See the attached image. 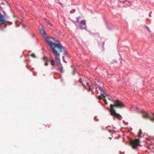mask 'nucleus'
I'll use <instances>...</instances> for the list:
<instances>
[{"instance_id": "obj_1", "label": "nucleus", "mask_w": 154, "mask_h": 154, "mask_svg": "<svg viewBox=\"0 0 154 154\" xmlns=\"http://www.w3.org/2000/svg\"><path fill=\"white\" fill-rule=\"evenodd\" d=\"M45 40L46 42L52 49V52L55 56L56 60L60 61L59 52L62 51L63 48V46L60 44L58 40H57V43L54 45V39L53 38L46 37Z\"/></svg>"}, {"instance_id": "obj_2", "label": "nucleus", "mask_w": 154, "mask_h": 154, "mask_svg": "<svg viewBox=\"0 0 154 154\" xmlns=\"http://www.w3.org/2000/svg\"><path fill=\"white\" fill-rule=\"evenodd\" d=\"M113 103L111 104L110 105V109L109 112L110 115L116 117L118 119H121V116L118 113H116L115 108H124L125 106V105L123 103L119 100H116L113 101Z\"/></svg>"}, {"instance_id": "obj_3", "label": "nucleus", "mask_w": 154, "mask_h": 154, "mask_svg": "<svg viewBox=\"0 0 154 154\" xmlns=\"http://www.w3.org/2000/svg\"><path fill=\"white\" fill-rule=\"evenodd\" d=\"M141 112L142 114V116L145 119H148L154 122V113H152L153 117L150 118L149 117V114L145 111H141Z\"/></svg>"}, {"instance_id": "obj_4", "label": "nucleus", "mask_w": 154, "mask_h": 154, "mask_svg": "<svg viewBox=\"0 0 154 154\" xmlns=\"http://www.w3.org/2000/svg\"><path fill=\"white\" fill-rule=\"evenodd\" d=\"M140 142L139 139L131 140L130 143L131 146L133 149L136 148L139 145Z\"/></svg>"}, {"instance_id": "obj_5", "label": "nucleus", "mask_w": 154, "mask_h": 154, "mask_svg": "<svg viewBox=\"0 0 154 154\" xmlns=\"http://www.w3.org/2000/svg\"><path fill=\"white\" fill-rule=\"evenodd\" d=\"M89 88L90 91H92L93 89L95 88L96 91H100L101 92H104L103 91V89L98 85H92L91 86L89 87Z\"/></svg>"}, {"instance_id": "obj_6", "label": "nucleus", "mask_w": 154, "mask_h": 154, "mask_svg": "<svg viewBox=\"0 0 154 154\" xmlns=\"http://www.w3.org/2000/svg\"><path fill=\"white\" fill-rule=\"evenodd\" d=\"M88 78L86 77L81 78L80 79L79 81L82 83V85L84 87H85V85L84 84V83L85 84H86L87 85H88V83L87 82L88 80Z\"/></svg>"}, {"instance_id": "obj_7", "label": "nucleus", "mask_w": 154, "mask_h": 154, "mask_svg": "<svg viewBox=\"0 0 154 154\" xmlns=\"http://www.w3.org/2000/svg\"><path fill=\"white\" fill-rule=\"evenodd\" d=\"M6 20L4 18L3 16L0 13V23L6 22Z\"/></svg>"}, {"instance_id": "obj_8", "label": "nucleus", "mask_w": 154, "mask_h": 154, "mask_svg": "<svg viewBox=\"0 0 154 154\" xmlns=\"http://www.w3.org/2000/svg\"><path fill=\"white\" fill-rule=\"evenodd\" d=\"M101 95L99 96L98 97V99L99 100H101V99H104L105 97V93L104 92H102L100 93Z\"/></svg>"}, {"instance_id": "obj_9", "label": "nucleus", "mask_w": 154, "mask_h": 154, "mask_svg": "<svg viewBox=\"0 0 154 154\" xmlns=\"http://www.w3.org/2000/svg\"><path fill=\"white\" fill-rule=\"evenodd\" d=\"M44 20L50 26H53L52 24L51 23L49 20L45 18H44Z\"/></svg>"}, {"instance_id": "obj_10", "label": "nucleus", "mask_w": 154, "mask_h": 154, "mask_svg": "<svg viewBox=\"0 0 154 154\" xmlns=\"http://www.w3.org/2000/svg\"><path fill=\"white\" fill-rule=\"evenodd\" d=\"M40 32L42 33V35H43L44 36H46V33L45 32L44 30H43V29H41L40 30Z\"/></svg>"}, {"instance_id": "obj_11", "label": "nucleus", "mask_w": 154, "mask_h": 154, "mask_svg": "<svg viewBox=\"0 0 154 154\" xmlns=\"http://www.w3.org/2000/svg\"><path fill=\"white\" fill-rule=\"evenodd\" d=\"M59 64L60 65V66L59 67V69L60 70V71L62 72L63 71V67L61 65V64L60 63V61H59Z\"/></svg>"}, {"instance_id": "obj_12", "label": "nucleus", "mask_w": 154, "mask_h": 154, "mask_svg": "<svg viewBox=\"0 0 154 154\" xmlns=\"http://www.w3.org/2000/svg\"><path fill=\"white\" fill-rule=\"evenodd\" d=\"M80 23L83 25H86V21L84 20H82L80 22Z\"/></svg>"}, {"instance_id": "obj_13", "label": "nucleus", "mask_w": 154, "mask_h": 154, "mask_svg": "<svg viewBox=\"0 0 154 154\" xmlns=\"http://www.w3.org/2000/svg\"><path fill=\"white\" fill-rule=\"evenodd\" d=\"M142 134V132L141 130H140L139 132L138 133V136L139 137H140L141 136Z\"/></svg>"}, {"instance_id": "obj_14", "label": "nucleus", "mask_w": 154, "mask_h": 154, "mask_svg": "<svg viewBox=\"0 0 154 154\" xmlns=\"http://www.w3.org/2000/svg\"><path fill=\"white\" fill-rule=\"evenodd\" d=\"M51 64L52 65L54 66L55 65V61L53 60H52L51 61Z\"/></svg>"}, {"instance_id": "obj_15", "label": "nucleus", "mask_w": 154, "mask_h": 154, "mask_svg": "<svg viewBox=\"0 0 154 154\" xmlns=\"http://www.w3.org/2000/svg\"><path fill=\"white\" fill-rule=\"evenodd\" d=\"M145 27L146 28V29L147 30L148 32L149 33L152 32V31L150 30L149 28L147 26H145Z\"/></svg>"}, {"instance_id": "obj_16", "label": "nucleus", "mask_w": 154, "mask_h": 154, "mask_svg": "<svg viewBox=\"0 0 154 154\" xmlns=\"http://www.w3.org/2000/svg\"><path fill=\"white\" fill-rule=\"evenodd\" d=\"M29 56L34 58H35L36 57V56L35 54L33 53L31 54L30 55H29Z\"/></svg>"}, {"instance_id": "obj_17", "label": "nucleus", "mask_w": 154, "mask_h": 154, "mask_svg": "<svg viewBox=\"0 0 154 154\" xmlns=\"http://www.w3.org/2000/svg\"><path fill=\"white\" fill-rule=\"evenodd\" d=\"M48 65V61H46L44 63V65L45 66H47Z\"/></svg>"}, {"instance_id": "obj_18", "label": "nucleus", "mask_w": 154, "mask_h": 154, "mask_svg": "<svg viewBox=\"0 0 154 154\" xmlns=\"http://www.w3.org/2000/svg\"><path fill=\"white\" fill-rule=\"evenodd\" d=\"M63 54L66 55L67 54V52L66 51H64L63 52Z\"/></svg>"}, {"instance_id": "obj_19", "label": "nucleus", "mask_w": 154, "mask_h": 154, "mask_svg": "<svg viewBox=\"0 0 154 154\" xmlns=\"http://www.w3.org/2000/svg\"><path fill=\"white\" fill-rule=\"evenodd\" d=\"M103 100L104 101V102H105V104H107V103L106 101V100H105V99H103Z\"/></svg>"}, {"instance_id": "obj_20", "label": "nucleus", "mask_w": 154, "mask_h": 154, "mask_svg": "<svg viewBox=\"0 0 154 154\" xmlns=\"http://www.w3.org/2000/svg\"><path fill=\"white\" fill-rule=\"evenodd\" d=\"M75 70H74V71H73V74H75Z\"/></svg>"}, {"instance_id": "obj_21", "label": "nucleus", "mask_w": 154, "mask_h": 154, "mask_svg": "<svg viewBox=\"0 0 154 154\" xmlns=\"http://www.w3.org/2000/svg\"><path fill=\"white\" fill-rule=\"evenodd\" d=\"M43 59L44 60V61H45V57H43Z\"/></svg>"}, {"instance_id": "obj_22", "label": "nucleus", "mask_w": 154, "mask_h": 154, "mask_svg": "<svg viewBox=\"0 0 154 154\" xmlns=\"http://www.w3.org/2000/svg\"><path fill=\"white\" fill-rule=\"evenodd\" d=\"M109 100H111V99L109 98Z\"/></svg>"}]
</instances>
